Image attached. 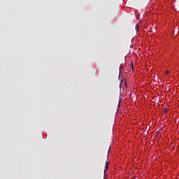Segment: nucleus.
Listing matches in <instances>:
<instances>
[{
  "instance_id": "obj_3",
  "label": "nucleus",
  "mask_w": 179,
  "mask_h": 179,
  "mask_svg": "<svg viewBox=\"0 0 179 179\" xmlns=\"http://www.w3.org/2000/svg\"><path fill=\"white\" fill-rule=\"evenodd\" d=\"M167 111H169V110L167 109V108H164V113L167 114Z\"/></svg>"
},
{
  "instance_id": "obj_2",
  "label": "nucleus",
  "mask_w": 179,
  "mask_h": 179,
  "mask_svg": "<svg viewBox=\"0 0 179 179\" xmlns=\"http://www.w3.org/2000/svg\"><path fill=\"white\" fill-rule=\"evenodd\" d=\"M136 32L138 33V31H139V24H137L136 25Z\"/></svg>"
},
{
  "instance_id": "obj_5",
  "label": "nucleus",
  "mask_w": 179,
  "mask_h": 179,
  "mask_svg": "<svg viewBox=\"0 0 179 179\" xmlns=\"http://www.w3.org/2000/svg\"><path fill=\"white\" fill-rule=\"evenodd\" d=\"M131 66L134 68V64H131Z\"/></svg>"
},
{
  "instance_id": "obj_4",
  "label": "nucleus",
  "mask_w": 179,
  "mask_h": 179,
  "mask_svg": "<svg viewBox=\"0 0 179 179\" xmlns=\"http://www.w3.org/2000/svg\"><path fill=\"white\" fill-rule=\"evenodd\" d=\"M120 106H121V100L119 101V103H118V108H120Z\"/></svg>"
},
{
  "instance_id": "obj_1",
  "label": "nucleus",
  "mask_w": 179,
  "mask_h": 179,
  "mask_svg": "<svg viewBox=\"0 0 179 179\" xmlns=\"http://www.w3.org/2000/svg\"><path fill=\"white\" fill-rule=\"evenodd\" d=\"M108 170V161H107L105 164V169H104V175L105 176H106V173H107Z\"/></svg>"
}]
</instances>
